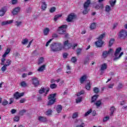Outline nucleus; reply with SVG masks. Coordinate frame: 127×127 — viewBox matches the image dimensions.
Returning <instances> with one entry per match:
<instances>
[{
	"instance_id": "17",
	"label": "nucleus",
	"mask_w": 127,
	"mask_h": 127,
	"mask_svg": "<svg viewBox=\"0 0 127 127\" xmlns=\"http://www.w3.org/2000/svg\"><path fill=\"white\" fill-rule=\"evenodd\" d=\"M47 8V4L46 1L42 2L41 9L42 10H45Z\"/></svg>"
},
{
	"instance_id": "28",
	"label": "nucleus",
	"mask_w": 127,
	"mask_h": 127,
	"mask_svg": "<svg viewBox=\"0 0 127 127\" xmlns=\"http://www.w3.org/2000/svg\"><path fill=\"white\" fill-rule=\"evenodd\" d=\"M45 87H42L40 90H39V93L40 94H43V93H45Z\"/></svg>"
},
{
	"instance_id": "42",
	"label": "nucleus",
	"mask_w": 127,
	"mask_h": 127,
	"mask_svg": "<svg viewBox=\"0 0 127 127\" xmlns=\"http://www.w3.org/2000/svg\"><path fill=\"white\" fill-rule=\"evenodd\" d=\"M95 105H96V107H100L101 105H102V101L101 100H98L96 101Z\"/></svg>"
},
{
	"instance_id": "35",
	"label": "nucleus",
	"mask_w": 127,
	"mask_h": 127,
	"mask_svg": "<svg viewBox=\"0 0 127 127\" xmlns=\"http://www.w3.org/2000/svg\"><path fill=\"white\" fill-rule=\"evenodd\" d=\"M53 111L51 109H48L46 112V116H51L52 115Z\"/></svg>"
},
{
	"instance_id": "33",
	"label": "nucleus",
	"mask_w": 127,
	"mask_h": 127,
	"mask_svg": "<svg viewBox=\"0 0 127 127\" xmlns=\"http://www.w3.org/2000/svg\"><path fill=\"white\" fill-rule=\"evenodd\" d=\"M114 42H115V39H111L109 41V47H112V46L114 44Z\"/></svg>"
},
{
	"instance_id": "52",
	"label": "nucleus",
	"mask_w": 127,
	"mask_h": 127,
	"mask_svg": "<svg viewBox=\"0 0 127 127\" xmlns=\"http://www.w3.org/2000/svg\"><path fill=\"white\" fill-rule=\"evenodd\" d=\"M76 102L77 103H80V102H82V97H78L76 100Z\"/></svg>"
},
{
	"instance_id": "16",
	"label": "nucleus",
	"mask_w": 127,
	"mask_h": 127,
	"mask_svg": "<svg viewBox=\"0 0 127 127\" xmlns=\"http://www.w3.org/2000/svg\"><path fill=\"white\" fill-rule=\"evenodd\" d=\"M62 109H63L62 106L61 105H58L57 106L56 111L58 113V114H60V113L62 112Z\"/></svg>"
},
{
	"instance_id": "23",
	"label": "nucleus",
	"mask_w": 127,
	"mask_h": 127,
	"mask_svg": "<svg viewBox=\"0 0 127 127\" xmlns=\"http://www.w3.org/2000/svg\"><path fill=\"white\" fill-rule=\"evenodd\" d=\"M12 20L6 21H3L1 22V25L2 26L6 25V24H10V23H12Z\"/></svg>"
},
{
	"instance_id": "32",
	"label": "nucleus",
	"mask_w": 127,
	"mask_h": 127,
	"mask_svg": "<svg viewBox=\"0 0 127 127\" xmlns=\"http://www.w3.org/2000/svg\"><path fill=\"white\" fill-rule=\"evenodd\" d=\"M96 27V23H92L90 26V28L91 30L95 29Z\"/></svg>"
},
{
	"instance_id": "30",
	"label": "nucleus",
	"mask_w": 127,
	"mask_h": 127,
	"mask_svg": "<svg viewBox=\"0 0 127 127\" xmlns=\"http://www.w3.org/2000/svg\"><path fill=\"white\" fill-rule=\"evenodd\" d=\"M45 69V65H41L38 69V71H39V72H42V71H43L44 69Z\"/></svg>"
},
{
	"instance_id": "54",
	"label": "nucleus",
	"mask_w": 127,
	"mask_h": 127,
	"mask_svg": "<svg viewBox=\"0 0 127 127\" xmlns=\"http://www.w3.org/2000/svg\"><path fill=\"white\" fill-rule=\"evenodd\" d=\"M110 120V117L109 116H106L103 118V122H107V121H109Z\"/></svg>"
},
{
	"instance_id": "57",
	"label": "nucleus",
	"mask_w": 127,
	"mask_h": 127,
	"mask_svg": "<svg viewBox=\"0 0 127 127\" xmlns=\"http://www.w3.org/2000/svg\"><path fill=\"white\" fill-rule=\"evenodd\" d=\"M7 104H8V102H7V101H3L2 103V106H6V105H7Z\"/></svg>"
},
{
	"instance_id": "26",
	"label": "nucleus",
	"mask_w": 127,
	"mask_h": 127,
	"mask_svg": "<svg viewBox=\"0 0 127 127\" xmlns=\"http://www.w3.org/2000/svg\"><path fill=\"white\" fill-rule=\"evenodd\" d=\"M11 60L7 59L6 60L5 64L4 65H6L7 67L8 66H10V65H11Z\"/></svg>"
},
{
	"instance_id": "34",
	"label": "nucleus",
	"mask_w": 127,
	"mask_h": 127,
	"mask_svg": "<svg viewBox=\"0 0 127 127\" xmlns=\"http://www.w3.org/2000/svg\"><path fill=\"white\" fill-rule=\"evenodd\" d=\"M105 36H106V34L103 33L99 36L97 39H98V40H103V38H104Z\"/></svg>"
},
{
	"instance_id": "45",
	"label": "nucleus",
	"mask_w": 127,
	"mask_h": 127,
	"mask_svg": "<svg viewBox=\"0 0 127 127\" xmlns=\"http://www.w3.org/2000/svg\"><path fill=\"white\" fill-rule=\"evenodd\" d=\"M91 113H92V109H90L89 111L86 112L84 115V117H88V116H89Z\"/></svg>"
},
{
	"instance_id": "6",
	"label": "nucleus",
	"mask_w": 127,
	"mask_h": 127,
	"mask_svg": "<svg viewBox=\"0 0 127 127\" xmlns=\"http://www.w3.org/2000/svg\"><path fill=\"white\" fill-rule=\"evenodd\" d=\"M68 27L67 25H63L59 27L57 32L59 34H65L66 33V28Z\"/></svg>"
},
{
	"instance_id": "27",
	"label": "nucleus",
	"mask_w": 127,
	"mask_h": 127,
	"mask_svg": "<svg viewBox=\"0 0 127 127\" xmlns=\"http://www.w3.org/2000/svg\"><path fill=\"white\" fill-rule=\"evenodd\" d=\"M20 86L21 87H23V88H25V87H27V83L24 81H23L20 82Z\"/></svg>"
},
{
	"instance_id": "9",
	"label": "nucleus",
	"mask_w": 127,
	"mask_h": 127,
	"mask_svg": "<svg viewBox=\"0 0 127 127\" xmlns=\"http://www.w3.org/2000/svg\"><path fill=\"white\" fill-rule=\"evenodd\" d=\"M113 52H114V50H113V49H110L108 51H104L102 53V56L103 58H107V57H108V56L110 55V54H112Z\"/></svg>"
},
{
	"instance_id": "4",
	"label": "nucleus",
	"mask_w": 127,
	"mask_h": 127,
	"mask_svg": "<svg viewBox=\"0 0 127 127\" xmlns=\"http://www.w3.org/2000/svg\"><path fill=\"white\" fill-rule=\"evenodd\" d=\"M122 51V47H119L116 49L114 56H115V58L113 59L114 61H117V60H119L121 57H122V56L124 55V52H121L120 54V52Z\"/></svg>"
},
{
	"instance_id": "31",
	"label": "nucleus",
	"mask_w": 127,
	"mask_h": 127,
	"mask_svg": "<svg viewBox=\"0 0 127 127\" xmlns=\"http://www.w3.org/2000/svg\"><path fill=\"white\" fill-rule=\"evenodd\" d=\"M85 88L88 90L91 89V82H88L87 84L85 85Z\"/></svg>"
},
{
	"instance_id": "13",
	"label": "nucleus",
	"mask_w": 127,
	"mask_h": 127,
	"mask_svg": "<svg viewBox=\"0 0 127 127\" xmlns=\"http://www.w3.org/2000/svg\"><path fill=\"white\" fill-rule=\"evenodd\" d=\"M95 44L97 48L102 47L103 44H104V41L102 40H98V41L95 42Z\"/></svg>"
},
{
	"instance_id": "61",
	"label": "nucleus",
	"mask_w": 127,
	"mask_h": 127,
	"mask_svg": "<svg viewBox=\"0 0 127 127\" xmlns=\"http://www.w3.org/2000/svg\"><path fill=\"white\" fill-rule=\"evenodd\" d=\"M11 114H15L16 113V110H15V109H12L11 110Z\"/></svg>"
},
{
	"instance_id": "11",
	"label": "nucleus",
	"mask_w": 127,
	"mask_h": 127,
	"mask_svg": "<svg viewBox=\"0 0 127 127\" xmlns=\"http://www.w3.org/2000/svg\"><path fill=\"white\" fill-rule=\"evenodd\" d=\"M32 81L33 82L32 84L34 85V87H38V86H39L40 82L38 78L34 77L32 79Z\"/></svg>"
},
{
	"instance_id": "18",
	"label": "nucleus",
	"mask_w": 127,
	"mask_h": 127,
	"mask_svg": "<svg viewBox=\"0 0 127 127\" xmlns=\"http://www.w3.org/2000/svg\"><path fill=\"white\" fill-rule=\"evenodd\" d=\"M87 80V75H84L80 78V84H83L85 81Z\"/></svg>"
},
{
	"instance_id": "21",
	"label": "nucleus",
	"mask_w": 127,
	"mask_h": 127,
	"mask_svg": "<svg viewBox=\"0 0 127 127\" xmlns=\"http://www.w3.org/2000/svg\"><path fill=\"white\" fill-rule=\"evenodd\" d=\"M38 120L40 122H42L43 123H45L47 121V118L46 117L40 116L39 117Z\"/></svg>"
},
{
	"instance_id": "14",
	"label": "nucleus",
	"mask_w": 127,
	"mask_h": 127,
	"mask_svg": "<svg viewBox=\"0 0 127 127\" xmlns=\"http://www.w3.org/2000/svg\"><path fill=\"white\" fill-rule=\"evenodd\" d=\"M6 10H7V9L6 6L2 7L0 10V16H3L5 14V12H6Z\"/></svg>"
},
{
	"instance_id": "25",
	"label": "nucleus",
	"mask_w": 127,
	"mask_h": 127,
	"mask_svg": "<svg viewBox=\"0 0 127 127\" xmlns=\"http://www.w3.org/2000/svg\"><path fill=\"white\" fill-rule=\"evenodd\" d=\"M49 31H50V29L48 28H46L43 31V33L44 35H48V33H49Z\"/></svg>"
},
{
	"instance_id": "12",
	"label": "nucleus",
	"mask_w": 127,
	"mask_h": 127,
	"mask_svg": "<svg viewBox=\"0 0 127 127\" xmlns=\"http://www.w3.org/2000/svg\"><path fill=\"white\" fill-rule=\"evenodd\" d=\"M23 96H24V92H21L19 93L18 92H16L14 94V98H15L16 100L19 99L20 97H22Z\"/></svg>"
},
{
	"instance_id": "22",
	"label": "nucleus",
	"mask_w": 127,
	"mask_h": 127,
	"mask_svg": "<svg viewBox=\"0 0 127 127\" xmlns=\"http://www.w3.org/2000/svg\"><path fill=\"white\" fill-rule=\"evenodd\" d=\"M90 64V58L89 57H86L84 61V65H88Z\"/></svg>"
},
{
	"instance_id": "39",
	"label": "nucleus",
	"mask_w": 127,
	"mask_h": 127,
	"mask_svg": "<svg viewBox=\"0 0 127 127\" xmlns=\"http://www.w3.org/2000/svg\"><path fill=\"white\" fill-rule=\"evenodd\" d=\"M44 61V58L43 57L40 58L39 59L38 64L40 65V64H41L42 63H43Z\"/></svg>"
},
{
	"instance_id": "40",
	"label": "nucleus",
	"mask_w": 127,
	"mask_h": 127,
	"mask_svg": "<svg viewBox=\"0 0 127 127\" xmlns=\"http://www.w3.org/2000/svg\"><path fill=\"white\" fill-rule=\"evenodd\" d=\"M77 60H78V59L76 58V57H73L71 59V62H72V63H76Z\"/></svg>"
},
{
	"instance_id": "2",
	"label": "nucleus",
	"mask_w": 127,
	"mask_h": 127,
	"mask_svg": "<svg viewBox=\"0 0 127 127\" xmlns=\"http://www.w3.org/2000/svg\"><path fill=\"white\" fill-rule=\"evenodd\" d=\"M77 46H78V44H74L72 45V44L69 43L68 40H66L64 42V49H70L72 47V49L74 50L75 48L77 47Z\"/></svg>"
},
{
	"instance_id": "44",
	"label": "nucleus",
	"mask_w": 127,
	"mask_h": 127,
	"mask_svg": "<svg viewBox=\"0 0 127 127\" xmlns=\"http://www.w3.org/2000/svg\"><path fill=\"white\" fill-rule=\"evenodd\" d=\"M50 87L51 89H55L56 88H57V85L56 84L53 83L50 84Z\"/></svg>"
},
{
	"instance_id": "19",
	"label": "nucleus",
	"mask_w": 127,
	"mask_h": 127,
	"mask_svg": "<svg viewBox=\"0 0 127 127\" xmlns=\"http://www.w3.org/2000/svg\"><path fill=\"white\" fill-rule=\"evenodd\" d=\"M108 68V65L107 64L104 63L101 65V68H100V71H104Z\"/></svg>"
},
{
	"instance_id": "50",
	"label": "nucleus",
	"mask_w": 127,
	"mask_h": 127,
	"mask_svg": "<svg viewBox=\"0 0 127 127\" xmlns=\"http://www.w3.org/2000/svg\"><path fill=\"white\" fill-rule=\"evenodd\" d=\"M78 117V112H75L73 113L72 115V119H76V118H77Z\"/></svg>"
},
{
	"instance_id": "49",
	"label": "nucleus",
	"mask_w": 127,
	"mask_h": 127,
	"mask_svg": "<svg viewBox=\"0 0 127 127\" xmlns=\"http://www.w3.org/2000/svg\"><path fill=\"white\" fill-rule=\"evenodd\" d=\"M117 0H115L114 1H110V5L111 6L114 7L115 6V5L116 4V2Z\"/></svg>"
},
{
	"instance_id": "37",
	"label": "nucleus",
	"mask_w": 127,
	"mask_h": 127,
	"mask_svg": "<svg viewBox=\"0 0 127 127\" xmlns=\"http://www.w3.org/2000/svg\"><path fill=\"white\" fill-rule=\"evenodd\" d=\"M105 11H106V12H110V11H111V7L110 5H107L105 6Z\"/></svg>"
},
{
	"instance_id": "47",
	"label": "nucleus",
	"mask_w": 127,
	"mask_h": 127,
	"mask_svg": "<svg viewBox=\"0 0 127 127\" xmlns=\"http://www.w3.org/2000/svg\"><path fill=\"white\" fill-rule=\"evenodd\" d=\"M50 91V88H49V87L47 88L46 89V92L44 94V97H46V96H47V95L48 94V93Z\"/></svg>"
},
{
	"instance_id": "63",
	"label": "nucleus",
	"mask_w": 127,
	"mask_h": 127,
	"mask_svg": "<svg viewBox=\"0 0 127 127\" xmlns=\"http://www.w3.org/2000/svg\"><path fill=\"white\" fill-rule=\"evenodd\" d=\"M63 56L64 58H67V56H68V54H67V53H64V54L63 55Z\"/></svg>"
},
{
	"instance_id": "15",
	"label": "nucleus",
	"mask_w": 127,
	"mask_h": 127,
	"mask_svg": "<svg viewBox=\"0 0 127 127\" xmlns=\"http://www.w3.org/2000/svg\"><path fill=\"white\" fill-rule=\"evenodd\" d=\"M19 11H20V7H17L13 9L12 11V13L13 15H15V14H17Z\"/></svg>"
},
{
	"instance_id": "29",
	"label": "nucleus",
	"mask_w": 127,
	"mask_h": 127,
	"mask_svg": "<svg viewBox=\"0 0 127 127\" xmlns=\"http://www.w3.org/2000/svg\"><path fill=\"white\" fill-rule=\"evenodd\" d=\"M56 11V7H52L49 9V12L50 13H53V12H55Z\"/></svg>"
},
{
	"instance_id": "55",
	"label": "nucleus",
	"mask_w": 127,
	"mask_h": 127,
	"mask_svg": "<svg viewBox=\"0 0 127 127\" xmlns=\"http://www.w3.org/2000/svg\"><path fill=\"white\" fill-rule=\"evenodd\" d=\"M52 38H57V37H58V35H57L56 33L53 34L52 35Z\"/></svg>"
},
{
	"instance_id": "46",
	"label": "nucleus",
	"mask_w": 127,
	"mask_h": 127,
	"mask_svg": "<svg viewBox=\"0 0 127 127\" xmlns=\"http://www.w3.org/2000/svg\"><path fill=\"white\" fill-rule=\"evenodd\" d=\"M24 113H26V110L25 109H23L22 110H21L19 112V114L20 116H23Z\"/></svg>"
},
{
	"instance_id": "5",
	"label": "nucleus",
	"mask_w": 127,
	"mask_h": 127,
	"mask_svg": "<svg viewBox=\"0 0 127 127\" xmlns=\"http://www.w3.org/2000/svg\"><path fill=\"white\" fill-rule=\"evenodd\" d=\"M91 4V0H87L83 4V7L84 8V10L82 11L83 14H87L88 12H89V9L88 8L90 6Z\"/></svg>"
},
{
	"instance_id": "60",
	"label": "nucleus",
	"mask_w": 127,
	"mask_h": 127,
	"mask_svg": "<svg viewBox=\"0 0 127 127\" xmlns=\"http://www.w3.org/2000/svg\"><path fill=\"white\" fill-rule=\"evenodd\" d=\"M25 102V98H23L20 100V104H23Z\"/></svg>"
},
{
	"instance_id": "62",
	"label": "nucleus",
	"mask_w": 127,
	"mask_h": 127,
	"mask_svg": "<svg viewBox=\"0 0 127 127\" xmlns=\"http://www.w3.org/2000/svg\"><path fill=\"white\" fill-rule=\"evenodd\" d=\"M123 88V84L120 83L118 85V89H122Z\"/></svg>"
},
{
	"instance_id": "43",
	"label": "nucleus",
	"mask_w": 127,
	"mask_h": 127,
	"mask_svg": "<svg viewBox=\"0 0 127 127\" xmlns=\"http://www.w3.org/2000/svg\"><path fill=\"white\" fill-rule=\"evenodd\" d=\"M93 92L95 93V94H98V93L100 92V89L98 87H94L93 88Z\"/></svg>"
},
{
	"instance_id": "24",
	"label": "nucleus",
	"mask_w": 127,
	"mask_h": 127,
	"mask_svg": "<svg viewBox=\"0 0 127 127\" xmlns=\"http://www.w3.org/2000/svg\"><path fill=\"white\" fill-rule=\"evenodd\" d=\"M116 109L115 108V106H112L110 109V110L111 111L110 116H113V115H114V113H115V111H116Z\"/></svg>"
},
{
	"instance_id": "51",
	"label": "nucleus",
	"mask_w": 127,
	"mask_h": 127,
	"mask_svg": "<svg viewBox=\"0 0 127 127\" xmlns=\"http://www.w3.org/2000/svg\"><path fill=\"white\" fill-rule=\"evenodd\" d=\"M15 25H16V26H19V25H21V23H22V22H21V21L18 22V21H16L15 22Z\"/></svg>"
},
{
	"instance_id": "8",
	"label": "nucleus",
	"mask_w": 127,
	"mask_h": 127,
	"mask_svg": "<svg viewBox=\"0 0 127 127\" xmlns=\"http://www.w3.org/2000/svg\"><path fill=\"white\" fill-rule=\"evenodd\" d=\"M127 36V31L126 30L122 29L119 33V37L122 39H126Z\"/></svg>"
},
{
	"instance_id": "7",
	"label": "nucleus",
	"mask_w": 127,
	"mask_h": 127,
	"mask_svg": "<svg viewBox=\"0 0 127 127\" xmlns=\"http://www.w3.org/2000/svg\"><path fill=\"white\" fill-rule=\"evenodd\" d=\"M10 52V49L7 48L4 54L2 56V58L1 59V65H3L4 62H5V57H6V55L8 54Z\"/></svg>"
},
{
	"instance_id": "48",
	"label": "nucleus",
	"mask_w": 127,
	"mask_h": 127,
	"mask_svg": "<svg viewBox=\"0 0 127 127\" xmlns=\"http://www.w3.org/2000/svg\"><path fill=\"white\" fill-rule=\"evenodd\" d=\"M81 52H82V49H81V48L77 49V50L76 51L77 55V56L80 55V54H81Z\"/></svg>"
},
{
	"instance_id": "56",
	"label": "nucleus",
	"mask_w": 127,
	"mask_h": 127,
	"mask_svg": "<svg viewBox=\"0 0 127 127\" xmlns=\"http://www.w3.org/2000/svg\"><path fill=\"white\" fill-rule=\"evenodd\" d=\"M99 9H104V4L103 3L99 4Z\"/></svg>"
},
{
	"instance_id": "10",
	"label": "nucleus",
	"mask_w": 127,
	"mask_h": 127,
	"mask_svg": "<svg viewBox=\"0 0 127 127\" xmlns=\"http://www.w3.org/2000/svg\"><path fill=\"white\" fill-rule=\"evenodd\" d=\"M75 17H76V15H75L74 13H71L68 15L67 18H66V21L67 22H71Z\"/></svg>"
},
{
	"instance_id": "41",
	"label": "nucleus",
	"mask_w": 127,
	"mask_h": 127,
	"mask_svg": "<svg viewBox=\"0 0 127 127\" xmlns=\"http://www.w3.org/2000/svg\"><path fill=\"white\" fill-rule=\"evenodd\" d=\"M3 66L1 68V70L2 71V73H3V72L5 71V70L7 69V66L5 65L4 64H3Z\"/></svg>"
},
{
	"instance_id": "1",
	"label": "nucleus",
	"mask_w": 127,
	"mask_h": 127,
	"mask_svg": "<svg viewBox=\"0 0 127 127\" xmlns=\"http://www.w3.org/2000/svg\"><path fill=\"white\" fill-rule=\"evenodd\" d=\"M51 51L53 52H58L62 50V44L61 43H53L51 46Z\"/></svg>"
},
{
	"instance_id": "53",
	"label": "nucleus",
	"mask_w": 127,
	"mask_h": 127,
	"mask_svg": "<svg viewBox=\"0 0 127 127\" xmlns=\"http://www.w3.org/2000/svg\"><path fill=\"white\" fill-rule=\"evenodd\" d=\"M13 121L14 122H18L19 121V117L18 116H15L14 118H13Z\"/></svg>"
},
{
	"instance_id": "64",
	"label": "nucleus",
	"mask_w": 127,
	"mask_h": 127,
	"mask_svg": "<svg viewBox=\"0 0 127 127\" xmlns=\"http://www.w3.org/2000/svg\"><path fill=\"white\" fill-rule=\"evenodd\" d=\"M114 87V84H110L109 86H108V88L109 89H113Z\"/></svg>"
},
{
	"instance_id": "38",
	"label": "nucleus",
	"mask_w": 127,
	"mask_h": 127,
	"mask_svg": "<svg viewBox=\"0 0 127 127\" xmlns=\"http://www.w3.org/2000/svg\"><path fill=\"white\" fill-rule=\"evenodd\" d=\"M61 16H62V15H60V14L56 15L54 18V20L55 21H57V20H58V18H59V17H61Z\"/></svg>"
},
{
	"instance_id": "59",
	"label": "nucleus",
	"mask_w": 127,
	"mask_h": 127,
	"mask_svg": "<svg viewBox=\"0 0 127 127\" xmlns=\"http://www.w3.org/2000/svg\"><path fill=\"white\" fill-rule=\"evenodd\" d=\"M12 4H16L17 3V0H12Z\"/></svg>"
},
{
	"instance_id": "3",
	"label": "nucleus",
	"mask_w": 127,
	"mask_h": 127,
	"mask_svg": "<svg viewBox=\"0 0 127 127\" xmlns=\"http://www.w3.org/2000/svg\"><path fill=\"white\" fill-rule=\"evenodd\" d=\"M57 93L51 94L48 97L49 101L48 102V106H51L56 102V96Z\"/></svg>"
},
{
	"instance_id": "58",
	"label": "nucleus",
	"mask_w": 127,
	"mask_h": 127,
	"mask_svg": "<svg viewBox=\"0 0 127 127\" xmlns=\"http://www.w3.org/2000/svg\"><path fill=\"white\" fill-rule=\"evenodd\" d=\"M52 41V39H50L46 44V46L47 47L49 45V43Z\"/></svg>"
},
{
	"instance_id": "20",
	"label": "nucleus",
	"mask_w": 127,
	"mask_h": 127,
	"mask_svg": "<svg viewBox=\"0 0 127 127\" xmlns=\"http://www.w3.org/2000/svg\"><path fill=\"white\" fill-rule=\"evenodd\" d=\"M99 97L98 95H94L91 97V103H95L96 101H97V99H98V97Z\"/></svg>"
},
{
	"instance_id": "36",
	"label": "nucleus",
	"mask_w": 127,
	"mask_h": 127,
	"mask_svg": "<svg viewBox=\"0 0 127 127\" xmlns=\"http://www.w3.org/2000/svg\"><path fill=\"white\" fill-rule=\"evenodd\" d=\"M21 43L23 45H25V44L28 43V39L27 38H25L22 40Z\"/></svg>"
}]
</instances>
